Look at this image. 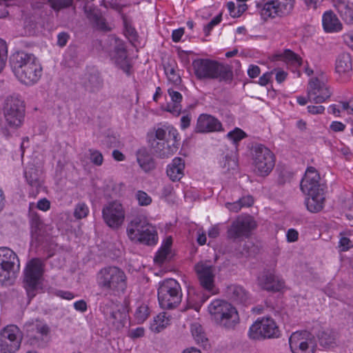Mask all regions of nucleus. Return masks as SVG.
<instances>
[{"mask_svg": "<svg viewBox=\"0 0 353 353\" xmlns=\"http://www.w3.org/2000/svg\"><path fill=\"white\" fill-rule=\"evenodd\" d=\"M320 179L318 171L309 167L300 184L301 190L307 196L305 201L307 210L312 213L321 211L325 205V186L320 183Z\"/></svg>", "mask_w": 353, "mask_h": 353, "instance_id": "f257e3e1", "label": "nucleus"}, {"mask_svg": "<svg viewBox=\"0 0 353 353\" xmlns=\"http://www.w3.org/2000/svg\"><path fill=\"white\" fill-rule=\"evenodd\" d=\"M10 63L16 77L24 84H34L41 77V65L33 54L17 52L12 55Z\"/></svg>", "mask_w": 353, "mask_h": 353, "instance_id": "f03ea898", "label": "nucleus"}, {"mask_svg": "<svg viewBox=\"0 0 353 353\" xmlns=\"http://www.w3.org/2000/svg\"><path fill=\"white\" fill-rule=\"evenodd\" d=\"M192 67L199 80L219 79V81L230 82L233 79L231 67L210 59H197L193 61Z\"/></svg>", "mask_w": 353, "mask_h": 353, "instance_id": "7ed1b4c3", "label": "nucleus"}, {"mask_svg": "<svg viewBox=\"0 0 353 353\" xmlns=\"http://www.w3.org/2000/svg\"><path fill=\"white\" fill-rule=\"evenodd\" d=\"M96 281L99 289L110 292L124 293L127 288L125 272L116 266L101 268L96 275Z\"/></svg>", "mask_w": 353, "mask_h": 353, "instance_id": "20e7f679", "label": "nucleus"}, {"mask_svg": "<svg viewBox=\"0 0 353 353\" xmlns=\"http://www.w3.org/2000/svg\"><path fill=\"white\" fill-rule=\"evenodd\" d=\"M127 234L131 241L147 245H154L158 241L155 228L141 216L131 220L127 227Z\"/></svg>", "mask_w": 353, "mask_h": 353, "instance_id": "39448f33", "label": "nucleus"}, {"mask_svg": "<svg viewBox=\"0 0 353 353\" xmlns=\"http://www.w3.org/2000/svg\"><path fill=\"white\" fill-rule=\"evenodd\" d=\"M208 311L216 323L227 329L234 328L239 322L236 310L225 301H213L208 306Z\"/></svg>", "mask_w": 353, "mask_h": 353, "instance_id": "423d86ee", "label": "nucleus"}, {"mask_svg": "<svg viewBox=\"0 0 353 353\" xmlns=\"http://www.w3.org/2000/svg\"><path fill=\"white\" fill-rule=\"evenodd\" d=\"M181 288L177 281L168 279L159 283L158 301L161 308L174 309L181 303Z\"/></svg>", "mask_w": 353, "mask_h": 353, "instance_id": "0eeeda50", "label": "nucleus"}, {"mask_svg": "<svg viewBox=\"0 0 353 353\" xmlns=\"http://www.w3.org/2000/svg\"><path fill=\"white\" fill-rule=\"evenodd\" d=\"M43 272L44 263L41 259L34 258L27 263L23 272V283L30 300L35 296L41 283Z\"/></svg>", "mask_w": 353, "mask_h": 353, "instance_id": "6e6552de", "label": "nucleus"}, {"mask_svg": "<svg viewBox=\"0 0 353 353\" xmlns=\"http://www.w3.org/2000/svg\"><path fill=\"white\" fill-rule=\"evenodd\" d=\"M3 112L7 124L17 128L21 126L24 118V102L18 96H9L4 101Z\"/></svg>", "mask_w": 353, "mask_h": 353, "instance_id": "1a4fd4ad", "label": "nucleus"}, {"mask_svg": "<svg viewBox=\"0 0 353 353\" xmlns=\"http://www.w3.org/2000/svg\"><path fill=\"white\" fill-rule=\"evenodd\" d=\"M108 46L105 51L111 59L128 75L130 74L131 65L128 59L127 50L123 41L115 35H110L107 41Z\"/></svg>", "mask_w": 353, "mask_h": 353, "instance_id": "9d476101", "label": "nucleus"}, {"mask_svg": "<svg viewBox=\"0 0 353 353\" xmlns=\"http://www.w3.org/2000/svg\"><path fill=\"white\" fill-rule=\"evenodd\" d=\"M167 130L168 138L166 141H158L157 139L150 141L153 152L161 159L172 156L177 151L179 145L177 130L172 126H168Z\"/></svg>", "mask_w": 353, "mask_h": 353, "instance_id": "9b49d317", "label": "nucleus"}, {"mask_svg": "<svg viewBox=\"0 0 353 353\" xmlns=\"http://www.w3.org/2000/svg\"><path fill=\"white\" fill-rule=\"evenodd\" d=\"M252 155L257 174L261 176L268 175L275 165L274 154L265 145L257 144L253 148Z\"/></svg>", "mask_w": 353, "mask_h": 353, "instance_id": "f8f14e48", "label": "nucleus"}, {"mask_svg": "<svg viewBox=\"0 0 353 353\" xmlns=\"http://www.w3.org/2000/svg\"><path fill=\"white\" fill-rule=\"evenodd\" d=\"M249 337L254 340L277 338L279 330L275 321L269 317L257 319L250 327Z\"/></svg>", "mask_w": 353, "mask_h": 353, "instance_id": "ddd939ff", "label": "nucleus"}, {"mask_svg": "<svg viewBox=\"0 0 353 353\" xmlns=\"http://www.w3.org/2000/svg\"><path fill=\"white\" fill-rule=\"evenodd\" d=\"M20 263L17 255L7 247L0 248V281L9 280L19 271Z\"/></svg>", "mask_w": 353, "mask_h": 353, "instance_id": "4468645a", "label": "nucleus"}, {"mask_svg": "<svg viewBox=\"0 0 353 353\" xmlns=\"http://www.w3.org/2000/svg\"><path fill=\"white\" fill-rule=\"evenodd\" d=\"M256 227V221L251 216H241L232 221L227 231L228 239L236 241L247 238Z\"/></svg>", "mask_w": 353, "mask_h": 353, "instance_id": "2eb2a0df", "label": "nucleus"}, {"mask_svg": "<svg viewBox=\"0 0 353 353\" xmlns=\"http://www.w3.org/2000/svg\"><path fill=\"white\" fill-rule=\"evenodd\" d=\"M194 270L202 288L212 294H214L215 268L214 265L210 261H201L194 265Z\"/></svg>", "mask_w": 353, "mask_h": 353, "instance_id": "dca6fc26", "label": "nucleus"}, {"mask_svg": "<svg viewBox=\"0 0 353 353\" xmlns=\"http://www.w3.org/2000/svg\"><path fill=\"white\" fill-rule=\"evenodd\" d=\"M102 216L110 228L118 229L124 221L125 212L120 203L113 201L103 208Z\"/></svg>", "mask_w": 353, "mask_h": 353, "instance_id": "f3484780", "label": "nucleus"}, {"mask_svg": "<svg viewBox=\"0 0 353 353\" xmlns=\"http://www.w3.org/2000/svg\"><path fill=\"white\" fill-rule=\"evenodd\" d=\"M332 92L319 79L314 78L310 81L307 88L309 101L314 103H321L330 97Z\"/></svg>", "mask_w": 353, "mask_h": 353, "instance_id": "a211bd4d", "label": "nucleus"}, {"mask_svg": "<svg viewBox=\"0 0 353 353\" xmlns=\"http://www.w3.org/2000/svg\"><path fill=\"white\" fill-rule=\"evenodd\" d=\"M222 130L221 123L214 117L202 114L197 119L195 132L198 133H208Z\"/></svg>", "mask_w": 353, "mask_h": 353, "instance_id": "6ab92c4d", "label": "nucleus"}, {"mask_svg": "<svg viewBox=\"0 0 353 353\" xmlns=\"http://www.w3.org/2000/svg\"><path fill=\"white\" fill-rule=\"evenodd\" d=\"M257 281L263 290L268 292H279L284 287V282L270 271L261 272L258 276Z\"/></svg>", "mask_w": 353, "mask_h": 353, "instance_id": "aec40b11", "label": "nucleus"}, {"mask_svg": "<svg viewBox=\"0 0 353 353\" xmlns=\"http://www.w3.org/2000/svg\"><path fill=\"white\" fill-rule=\"evenodd\" d=\"M105 319L108 324L115 330H120L123 328L126 322L128 314L123 306H117L115 308L112 309L108 313L105 312Z\"/></svg>", "mask_w": 353, "mask_h": 353, "instance_id": "412c9836", "label": "nucleus"}, {"mask_svg": "<svg viewBox=\"0 0 353 353\" xmlns=\"http://www.w3.org/2000/svg\"><path fill=\"white\" fill-rule=\"evenodd\" d=\"M225 292L227 296L236 303L246 304L250 299L249 292L240 285L228 286Z\"/></svg>", "mask_w": 353, "mask_h": 353, "instance_id": "4be33fe9", "label": "nucleus"}, {"mask_svg": "<svg viewBox=\"0 0 353 353\" xmlns=\"http://www.w3.org/2000/svg\"><path fill=\"white\" fill-rule=\"evenodd\" d=\"M184 160L181 157H175L167 166V176L174 182L179 181L184 176Z\"/></svg>", "mask_w": 353, "mask_h": 353, "instance_id": "5701e85b", "label": "nucleus"}, {"mask_svg": "<svg viewBox=\"0 0 353 353\" xmlns=\"http://www.w3.org/2000/svg\"><path fill=\"white\" fill-rule=\"evenodd\" d=\"M272 61H283L287 64L301 66V57L290 49H285L283 52H276L270 57Z\"/></svg>", "mask_w": 353, "mask_h": 353, "instance_id": "b1692460", "label": "nucleus"}, {"mask_svg": "<svg viewBox=\"0 0 353 353\" xmlns=\"http://www.w3.org/2000/svg\"><path fill=\"white\" fill-rule=\"evenodd\" d=\"M317 336L320 345L324 348L330 349L337 346L339 334L333 330H321L319 332Z\"/></svg>", "mask_w": 353, "mask_h": 353, "instance_id": "393cba45", "label": "nucleus"}, {"mask_svg": "<svg viewBox=\"0 0 353 353\" xmlns=\"http://www.w3.org/2000/svg\"><path fill=\"white\" fill-rule=\"evenodd\" d=\"M168 93L171 99L172 103H168L165 110L175 116H179L181 112L182 106L181 103L183 99V96L179 92L174 90L173 88H169Z\"/></svg>", "mask_w": 353, "mask_h": 353, "instance_id": "a878e982", "label": "nucleus"}, {"mask_svg": "<svg viewBox=\"0 0 353 353\" xmlns=\"http://www.w3.org/2000/svg\"><path fill=\"white\" fill-rule=\"evenodd\" d=\"M137 160L141 169L146 172L155 168L153 158L145 149L139 150L137 152Z\"/></svg>", "mask_w": 353, "mask_h": 353, "instance_id": "bb28decb", "label": "nucleus"}, {"mask_svg": "<svg viewBox=\"0 0 353 353\" xmlns=\"http://www.w3.org/2000/svg\"><path fill=\"white\" fill-rule=\"evenodd\" d=\"M352 65L351 57L348 53L339 55L336 61L335 70L339 74H347L352 71Z\"/></svg>", "mask_w": 353, "mask_h": 353, "instance_id": "cd10ccee", "label": "nucleus"}, {"mask_svg": "<svg viewBox=\"0 0 353 353\" xmlns=\"http://www.w3.org/2000/svg\"><path fill=\"white\" fill-rule=\"evenodd\" d=\"M0 339H3L4 344L6 343V341H19V342L21 343L22 340V334L19 330V328L14 325H10L4 327L0 332Z\"/></svg>", "mask_w": 353, "mask_h": 353, "instance_id": "c85d7f7f", "label": "nucleus"}, {"mask_svg": "<svg viewBox=\"0 0 353 353\" xmlns=\"http://www.w3.org/2000/svg\"><path fill=\"white\" fill-rule=\"evenodd\" d=\"M83 85L86 90L95 93L102 88L103 79L97 73L90 74Z\"/></svg>", "mask_w": 353, "mask_h": 353, "instance_id": "c756f323", "label": "nucleus"}, {"mask_svg": "<svg viewBox=\"0 0 353 353\" xmlns=\"http://www.w3.org/2000/svg\"><path fill=\"white\" fill-rule=\"evenodd\" d=\"M170 317L166 312L159 313L154 318L153 323L150 325V329L155 333L161 332L170 324Z\"/></svg>", "mask_w": 353, "mask_h": 353, "instance_id": "7c9ffc66", "label": "nucleus"}, {"mask_svg": "<svg viewBox=\"0 0 353 353\" xmlns=\"http://www.w3.org/2000/svg\"><path fill=\"white\" fill-rule=\"evenodd\" d=\"M192 334L198 344H201L204 348L209 346L208 339L205 336L202 326L199 323H194L191 326Z\"/></svg>", "mask_w": 353, "mask_h": 353, "instance_id": "2f4dec72", "label": "nucleus"}, {"mask_svg": "<svg viewBox=\"0 0 353 353\" xmlns=\"http://www.w3.org/2000/svg\"><path fill=\"white\" fill-rule=\"evenodd\" d=\"M260 14L262 18L265 21L269 19L279 17L275 1H270L265 3L260 10Z\"/></svg>", "mask_w": 353, "mask_h": 353, "instance_id": "473e14b6", "label": "nucleus"}, {"mask_svg": "<svg viewBox=\"0 0 353 353\" xmlns=\"http://www.w3.org/2000/svg\"><path fill=\"white\" fill-rule=\"evenodd\" d=\"M25 177L28 183L34 188H39L41 185V179L39 170L34 168H30L25 171Z\"/></svg>", "mask_w": 353, "mask_h": 353, "instance_id": "72a5a7b5", "label": "nucleus"}, {"mask_svg": "<svg viewBox=\"0 0 353 353\" xmlns=\"http://www.w3.org/2000/svg\"><path fill=\"white\" fill-rule=\"evenodd\" d=\"M226 7L232 18L239 17L248 9L246 3H235L233 1L228 2Z\"/></svg>", "mask_w": 353, "mask_h": 353, "instance_id": "f704fd0d", "label": "nucleus"}, {"mask_svg": "<svg viewBox=\"0 0 353 353\" xmlns=\"http://www.w3.org/2000/svg\"><path fill=\"white\" fill-rule=\"evenodd\" d=\"M279 17L289 14L292 10L294 0H279L275 1Z\"/></svg>", "mask_w": 353, "mask_h": 353, "instance_id": "c9c22d12", "label": "nucleus"}, {"mask_svg": "<svg viewBox=\"0 0 353 353\" xmlns=\"http://www.w3.org/2000/svg\"><path fill=\"white\" fill-rule=\"evenodd\" d=\"M315 345L312 339L307 337L301 343H299L297 347H294L292 352L293 353H314Z\"/></svg>", "mask_w": 353, "mask_h": 353, "instance_id": "e433bc0d", "label": "nucleus"}, {"mask_svg": "<svg viewBox=\"0 0 353 353\" xmlns=\"http://www.w3.org/2000/svg\"><path fill=\"white\" fill-rule=\"evenodd\" d=\"M3 339H0V349L1 353H15L21 346V342L19 341L8 340L4 344Z\"/></svg>", "mask_w": 353, "mask_h": 353, "instance_id": "4c0bfd02", "label": "nucleus"}, {"mask_svg": "<svg viewBox=\"0 0 353 353\" xmlns=\"http://www.w3.org/2000/svg\"><path fill=\"white\" fill-rule=\"evenodd\" d=\"M164 70L169 81L174 85H179L181 82V77L176 72L173 65L170 63L165 65Z\"/></svg>", "mask_w": 353, "mask_h": 353, "instance_id": "58836bf2", "label": "nucleus"}, {"mask_svg": "<svg viewBox=\"0 0 353 353\" xmlns=\"http://www.w3.org/2000/svg\"><path fill=\"white\" fill-rule=\"evenodd\" d=\"M221 166L225 169L224 172H230L237 168L238 163L235 154H226L221 162Z\"/></svg>", "mask_w": 353, "mask_h": 353, "instance_id": "ea45409f", "label": "nucleus"}, {"mask_svg": "<svg viewBox=\"0 0 353 353\" xmlns=\"http://www.w3.org/2000/svg\"><path fill=\"white\" fill-rule=\"evenodd\" d=\"M307 337H309V333L306 331L293 332L289 338V344L291 350L294 347H297L298 344L301 343L302 341H304Z\"/></svg>", "mask_w": 353, "mask_h": 353, "instance_id": "a19ab883", "label": "nucleus"}, {"mask_svg": "<svg viewBox=\"0 0 353 353\" xmlns=\"http://www.w3.org/2000/svg\"><path fill=\"white\" fill-rule=\"evenodd\" d=\"M150 310L147 305H141L136 310L134 316L138 323H143L149 316Z\"/></svg>", "mask_w": 353, "mask_h": 353, "instance_id": "79ce46f5", "label": "nucleus"}, {"mask_svg": "<svg viewBox=\"0 0 353 353\" xmlns=\"http://www.w3.org/2000/svg\"><path fill=\"white\" fill-rule=\"evenodd\" d=\"M51 8L55 11H59L72 6L73 0H48Z\"/></svg>", "mask_w": 353, "mask_h": 353, "instance_id": "37998d69", "label": "nucleus"}, {"mask_svg": "<svg viewBox=\"0 0 353 353\" xmlns=\"http://www.w3.org/2000/svg\"><path fill=\"white\" fill-rule=\"evenodd\" d=\"M89 208L84 203H79L76 205L74 210V216L77 219H81L88 216Z\"/></svg>", "mask_w": 353, "mask_h": 353, "instance_id": "c03bdc74", "label": "nucleus"}, {"mask_svg": "<svg viewBox=\"0 0 353 353\" xmlns=\"http://www.w3.org/2000/svg\"><path fill=\"white\" fill-rule=\"evenodd\" d=\"M124 33L131 43L137 41L138 33L132 23H124Z\"/></svg>", "mask_w": 353, "mask_h": 353, "instance_id": "a18cd8bd", "label": "nucleus"}, {"mask_svg": "<svg viewBox=\"0 0 353 353\" xmlns=\"http://www.w3.org/2000/svg\"><path fill=\"white\" fill-rule=\"evenodd\" d=\"M227 137L232 140L234 144L246 137V134L240 128H236L234 130L228 133Z\"/></svg>", "mask_w": 353, "mask_h": 353, "instance_id": "49530a36", "label": "nucleus"}, {"mask_svg": "<svg viewBox=\"0 0 353 353\" xmlns=\"http://www.w3.org/2000/svg\"><path fill=\"white\" fill-rule=\"evenodd\" d=\"M34 327L37 333L41 334L42 337H46L50 332V328L49 326L40 321H36L34 324Z\"/></svg>", "mask_w": 353, "mask_h": 353, "instance_id": "de8ad7c7", "label": "nucleus"}, {"mask_svg": "<svg viewBox=\"0 0 353 353\" xmlns=\"http://www.w3.org/2000/svg\"><path fill=\"white\" fill-rule=\"evenodd\" d=\"M89 152L90 154V159L91 162L97 166L101 165L103 161L102 154L97 150L90 149Z\"/></svg>", "mask_w": 353, "mask_h": 353, "instance_id": "09e8293b", "label": "nucleus"}, {"mask_svg": "<svg viewBox=\"0 0 353 353\" xmlns=\"http://www.w3.org/2000/svg\"><path fill=\"white\" fill-rule=\"evenodd\" d=\"M137 199L140 205H148L152 202L151 197L143 191H138L137 193Z\"/></svg>", "mask_w": 353, "mask_h": 353, "instance_id": "8fccbe9b", "label": "nucleus"}, {"mask_svg": "<svg viewBox=\"0 0 353 353\" xmlns=\"http://www.w3.org/2000/svg\"><path fill=\"white\" fill-rule=\"evenodd\" d=\"M323 30L327 33L337 32L342 30V23H322Z\"/></svg>", "mask_w": 353, "mask_h": 353, "instance_id": "3c124183", "label": "nucleus"}, {"mask_svg": "<svg viewBox=\"0 0 353 353\" xmlns=\"http://www.w3.org/2000/svg\"><path fill=\"white\" fill-rule=\"evenodd\" d=\"M169 253L170 250L161 248L154 257V261L158 263H163Z\"/></svg>", "mask_w": 353, "mask_h": 353, "instance_id": "603ef678", "label": "nucleus"}, {"mask_svg": "<svg viewBox=\"0 0 353 353\" xmlns=\"http://www.w3.org/2000/svg\"><path fill=\"white\" fill-rule=\"evenodd\" d=\"M24 28V32L21 33L23 36H32L35 34V25L36 23H21Z\"/></svg>", "mask_w": 353, "mask_h": 353, "instance_id": "864d4df0", "label": "nucleus"}, {"mask_svg": "<svg viewBox=\"0 0 353 353\" xmlns=\"http://www.w3.org/2000/svg\"><path fill=\"white\" fill-rule=\"evenodd\" d=\"M41 225V220L39 216L36 213H31L30 214V225L32 230L37 231Z\"/></svg>", "mask_w": 353, "mask_h": 353, "instance_id": "5fc2aeb1", "label": "nucleus"}, {"mask_svg": "<svg viewBox=\"0 0 353 353\" xmlns=\"http://www.w3.org/2000/svg\"><path fill=\"white\" fill-rule=\"evenodd\" d=\"M322 22H339V20L334 12L330 10L323 14Z\"/></svg>", "mask_w": 353, "mask_h": 353, "instance_id": "6e6d98bb", "label": "nucleus"}, {"mask_svg": "<svg viewBox=\"0 0 353 353\" xmlns=\"http://www.w3.org/2000/svg\"><path fill=\"white\" fill-rule=\"evenodd\" d=\"M339 247L341 248L342 251H347L353 247V244L347 237L341 236L339 240Z\"/></svg>", "mask_w": 353, "mask_h": 353, "instance_id": "4d7b16f0", "label": "nucleus"}, {"mask_svg": "<svg viewBox=\"0 0 353 353\" xmlns=\"http://www.w3.org/2000/svg\"><path fill=\"white\" fill-rule=\"evenodd\" d=\"M70 36L69 34L65 32H61L57 35V45L59 47H64L68 40H69Z\"/></svg>", "mask_w": 353, "mask_h": 353, "instance_id": "13d9d810", "label": "nucleus"}, {"mask_svg": "<svg viewBox=\"0 0 353 353\" xmlns=\"http://www.w3.org/2000/svg\"><path fill=\"white\" fill-rule=\"evenodd\" d=\"M168 138V130H164L163 128H158L155 131L154 138L153 139H157L158 141H166Z\"/></svg>", "mask_w": 353, "mask_h": 353, "instance_id": "bf43d9fd", "label": "nucleus"}, {"mask_svg": "<svg viewBox=\"0 0 353 353\" xmlns=\"http://www.w3.org/2000/svg\"><path fill=\"white\" fill-rule=\"evenodd\" d=\"M260 68L256 65H250L248 70V74L252 79L257 77L260 74Z\"/></svg>", "mask_w": 353, "mask_h": 353, "instance_id": "052dcab7", "label": "nucleus"}, {"mask_svg": "<svg viewBox=\"0 0 353 353\" xmlns=\"http://www.w3.org/2000/svg\"><path fill=\"white\" fill-rule=\"evenodd\" d=\"M94 28L96 30L102 32H108L112 30V27L110 23H94Z\"/></svg>", "mask_w": 353, "mask_h": 353, "instance_id": "680f3d73", "label": "nucleus"}, {"mask_svg": "<svg viewBox=\"0 0 353 353\" xmlns=\"http://www.w3.org/2000/svg\"><path fill=\"white\" fill-rule=\"evenodd\" d=\"M225 207L230 211L238 212L242 208L241 201H236L233 203H226Z\"/></svg>", "mask_w": 353, "mask_h": 353, "instance_id": "e2e57ef3", "label": "nucleus"}, {"mask_svg": "<svg viewBox=\"0 0 353 353\" xmlns=\"http://www.w3.org/2000/svg\"><path fill=\"white\" fill-rule=\"evenodd\" d=\"M37 207L38 209L42 211H47L48 210L50 209V202L47 199H40L37 202Z\"/></svg>", "mask_w": 353, "mask_h": 353, "instance_id": "0e129e2a", "label": "nucleus"}, {"mask_svg": "<svg viewBox=\"0 0 353 353\" xmlns=\"http://www.w3.org/2000/svg\"><path fill=\"white\" fill-rule=\"evenodd\" d=\"M307 111L312 114H322L325 110V107L323 105H308Z\"/></svg>", "mask_w": 353, "mask_h": 353, "instance_id": "69168bd1", "label": "nucleus"}, {"mask_svg": "<svg viewBox=\"0 0 353 353\" xmlns=\"http://www.w3.org/2000/svg\"><path fill=\"white\" fill-rule=\"evenodd\" d=\"M184 34V29L180 28L172 31V39L174 42H179Z\"/></svg>", "mask_w": 353, "mask_h": 353, "instance_id": "338daca9", "label": "nucleus"}, {"mask_svg": "<svg viewBox=\"0 0 353 353\" xmlns=\"http://www.w3.org/2000/svg\"><path fill=\"white\" fill-rule=\"evenodd\" d=\"M299 233L294 229H289L287 232V240L289 242H294L298 239Z\"/></svg>", "mask_w": 353, "mask_h": 353, "instance_id": "774afa93", "label": "nucleus"}]
</instances>
